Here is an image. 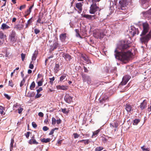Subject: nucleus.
<instances>
[{
  "mask_svg": "<svg viewBox=\"0 0 151 151\" xmlns=\"http://www.w3.org/2000/svg\"><path fill=\"white\" fill-rule=\"evenodd\" d=\"M129 47L127 41H121L114 51L116 58L122 61L129 60L132 54L130 51L126 50Z\"/></svg>",
  "mask_w": 151,
  "mask_h": 151,
  "instance_id": "1",
  "label": "nucleus"
},
{
  "mask_svg": "<svg viewBox=\"0 0 151 151\" xmlns=\"http://www.w3.org/2000/svg\"><path fill=\"white\" fill-rule=\"evenodd\" d=\"M128 0H121L119 2V5L118 9L122 10L121 11L124 14L127 12V11L125 7L128 4Z\"/></svg>",
  "mask_w": 151,
  "mask_h": 151,
  "instance_id": "2",
  "label": "nucleus"
},
{
  "mask_svg": "<svg viewBox=\"0 0 151 151\" xmlns=\"http://www.w3.org/2000/svg\"><path fill=\"white\" fill-rule=\"evenodd\" d=\"M140 38V40L142 43L147 44L149 41L151 39V31L150 30L147 35H141Z\"/></svg>",
  "mask_w": 151,
  "mask_h": 151,
  "instance_id": "3",
  "label": "nucleus"
},
{
  "mask_svg": "<svg viewBox=\"0 0 151 151\" xmlns=\"http://www.w3.org/2000/svg\"><path fill=\"white\" fill-rule=\"evenodd\" d=\"M101 9H99L98 6H97L96 3H93L91 5L90 7L89 12L91 14H94L97 11H100Z\"/></svg>",
  "mask_w": 151,
  "mask_h": 151,
  "instance_id": "4",
  "label": "nucleus"
},
{
  "mask_svg": "<svg viewBox=\"0 0 151 151\" xmlns=\"http://www.w3.org/2000/svg\"><path fill=\"white\" fill-rule=\"evenodd\" d=\"M143 30L141 34V35H145L148 32L150 27L149 24L147 22L142 23Z\"/></svg>",
  "mask_w": 151,
  "mask_h": 151,
  "instance_id": "5",
  "label": "nucleus"
},
{
  "mask_svg": "<svg viewBox=\"0 0 151 151\" xmlns=\"http://www.w3.org/2000/svg\"><path fill=\"white\" fill-rule=\"evenodd\" d=\"M9 40L11 42L14 43L16 42L17 40L16 33L15 32L12 30L9 36Z\"/></svg>",
  "mask_w": 151,
  "mask_h": 151,
  "instance_id": "6",
  "label": "nucleus"
},
{
  "mask_svg": "<svg viewBox=\"0 0 151 151\" xmlns=\"http://www.w3.org/2000/svg\"><path fill=\"white\" fill-rule=\"evenodd\" d=\"M131 77L128 75H125L122 78V81L120 84V85H124L127 84V82L131 78Z\"/></svg>",
  "mask_w": 151,
  "mask_h": 151,
  "instance_id": "7",
  "label": "nucleus"
},
{
  "mask_svg": "<svg viewBox=\"0 0 151 151\" xmlns=\"http://www.w3.org/2000/svg\"><path fill=\"white\" fill-rule=\"evenodd\" d=\"M130 34L133 37L136 35H138L139 32L137 28H135L134 27H131V31H130Z\"/></svg>",
  "mask_w": 151,
  "mask_h": 151,
  "instance_id": "8",
  "label": "nucleus"
},
{
  "mask_svg": "<svg viewBox=\"0 0 151 151\" xmlns=\"http://www.w3.org/2000/svg\"><path fill=\"white\" fill-rule=\"evenodd\" d=\"M82 77L83 82H87L89 84L91 83V79L90 76L85 74H82Z\"/></svg>",
  "mask_w": 151,
  "mask_h": 151,
  "instance_id": "9",
  "label": "nucleus"
},
{
  "mask_svg": "<svg viewBox=\"0 0 151 151\" xmlns=\"http://www.w3.org/2000/svg\"><path fill=\"white\" fill-rule=\"evenodd\" d=\"M28 143L29 144L31 145H37L39 144L38 142L35 139V135H33L31 137V139L29 140Z\"/></svg>",
  "mask_w": 151,
  "mask_h": 151,
  "instance_id": "10",
  "label": "nucleus"
},
{
  "mask_svg": "<svg viewBox=\"0 0 151 151\" xmlns=\"http://www.w3.org/2000/svg\"><path fill=\"white\" fill-rule=\"evenodd\" d=\"M83 17L89 20H93L98 18V17L95 15H90L88 14H84L83 15Z\"/></svg>",
  "mask_w": 151,
  "mask_h": 151,
  "instance_id": "11",
  "label": "nucleus"
},
{
  "mask_svg": "<svg viewBox=\"0 0 151 151\" xmlns=\"http://www.w3.org/2000/svg\"><path fill=\"white\" fill-rule=\"evenodd\" d=\"M94 36L96 38L98 39H101L103 38L104 36V34L102 32L99 31H97L94 34Z\"/></svg>",
  "mask_w": 151,
  "mask_h": 151,
  "instance_id": "12",
  "label": "nucleus"
},
{
  "mask_svg": "<svg viewBox=\"0 0 151 151\" xmlns=\"http://www.w3.org/2000/svg\"><path fill=\"white\" fill-rule=\"evenodd\" d=\"M65 101L68 103H70L72 102V97L68 94H67L64 97Z\"/></svg>",
  "mask_w": 151,
  "mask_h": 151,
  "instance_id": "13",
  "label": "nucleus"
},
{
  "mask_svg": "<svg viewBox=\"0 0 151 151\" xmlns=\"http://www.w3.org/2000/svg\"><path fill=\"white\" fill-rule=\"evenodd\" d=\"M67 34L66 33H62L60 35L59 37L61 41L62 42H65L67 37Z\"/></svg>",
  "mask_w": 151,
  "mask_h": 151,
  "instance_id": "14",
  "label": "nucleus"
},
{
  "mask_svg": "<svg viewBox=\"0 0 151 151\" xmlns=\"http://www.w3.org/2000/svg\"><path fill=\"white\" fill-rule=\"evenodd\" d=\"M62 55V57L67 61H70L72 59L71 56L68 54L63 53Z\"/></svg>",
  "mask_w": 151,
  "mask_h": 151,
  "instance_id": "15",
  "label": "nucleus"
},
{
  "mask_svg": "<svg viewBox=\"0 0 151 151\" xmlns=\"http://www.w3.org/2000/svg\"><path fill=\"white\" fill-rule=\"evenodd\" d=\"M56 88L58 90L66 91L68 88V87L66 86L58 85L56 86Z\"/></svg>",
  "mask_w": 151,
  "mask_h": 151,
  "instance_id": "16",
  "label": "nucleus"
},
{
  "mask_svg": "<svg viewBox=\"0 0 151 151\" xmlns=\"http://www.w3.org/2000/svg\"><path fill=\"white\" fill-rule=\"evenodd\" d=\"M147 105V101L146 100H145L141 103L139 107L142 110H143L146 107Z\"/></svg>",
  "mask_w": 151,
  "mask_h": 151,
  "instance_id": "17",
  "label": "nucleus"
},
{
  "mask_svg": "<svg viewBox=\"0 0 151 151\" xmlns=\"http://www.w3.org/2000/svg\"><path fill=\"white\" fill-rule=\"evenodd\" d=\"M142 13L145 17L148 18L151 17V9H150L147 11L143 12Z\"/></svg>",
  "mask_w": 151,
  "mask_h": 151,
  "instance_id": "18",
  "label": "nucleus"
},
{
  "mask_svg": "<svg viewBox=\"0 0 151 151\" xmlns=\"http://www.w3.org/2000/svg\"><path fill=\"white\" fill-rule=\"evenodd\" d=\"M83 4L81 3H78L76 4V7L79 10V12L80 13L81 12L82 10V6Z\"/></svg>",
  "mask_w": 151,
  "mask_h": 151,
  "instance_id": "19",
  "label": "nucleus"
},
{
  "mask_svg": "<svg viewBox=\"0 0 151 151\" xmlns=\"http://www.w3.org/2000/svg\"><path fill=\"white\" fill-rule=\"evenodd\" d=\"M59 45V44L58 41V39L57 38V41L53 43L52 46L51 48V51H53L56 49Z\"/></svg>",
  "mask_w": 151,
  "mask_h": 151,
  "instance_id": "20",
  "label": "nucleus"
},
{
  "mask_svg": "<svg viewBox=\"0 0 151 151\" xmlns=\"http://www.w3.org/2000/svg\"><path fill=\"white\" fill-rule=\"evenodd\" d=\"M125 109L126 110L127 112H130L131 111L132 109V107L131 105L129 104H127L125 105Z\"/></svg>",
  "mask_w": 151,
  "mask_h": 151,
  "instance_id": "21",
  "label": "nucleus"
},
{
  "mask_svg": "<svg viewBox=\"0 0 151 151\" xmlns=\"http://www.w3.org/2000/svg\"><path fill=\"white\" fill-rule=\"evenodd\" d=\"M109 97L107 96L104 97L101 99H100V102L101 104H102L104 103L105 102L108 101Z\"/></svg>",
  "mask_w": 151,
  "mask_h": 151,
  "instance_id": "22",
  "label": "nucleus"
},
{
  "mask_svg": "<svg viewBox=\"0 0 151 151\" xmlns=\"http://www.w3.org/2000/svg\"><path fill=\"white\" fill-rule=\"evenodd\" d=\"M33 6L34 5L33 4L32 6H30L29 9H27V11H25V13L26 14V15L25 16V17L30 14L32 11V9Z\"/></svg>",
  "mask_w": 151,
  "mask_h": 151,
  "instance_id": "23",
  "label": "nucleus"
},
{
  "mask_svg": "<svg viewBox=\"0 0 151 151\" xmlns=\"http://www.w3.org/2000/svg\"><path fill=\"white\" fill-rule=\"evenodd\" d=\"M24 25L22 24H18L15 26L14 28L18 30H21L23 28Z\"/></svg>",
  "mask_w": 151,
  "mask_h": 151,
  "instance_id": "24",
  "label": "nucleus"
},
{
  "mask_svg": "<svg viewBox=\"0 0 151 151\" xmlns=\"http://www.w3.org/2000/svg\"><path fill=\"white\" fill-rule=\"evenodd\" d=\"M10 28V27L7 25L5 23H3L1 26V29L4 30L6 29H7Z\"/></svg>",
  "mask_w": 151,
  "mask_h": 151,
  "instance_id": "25",
  "label": "nucleus"
},
{
  "mask_svg": "<svg viewBox=\"0 0 151 151\" xmlns=\"http://www.w3.org/2000/svg\"><path fill=\"white\" fill-rule=\"evenodd\" d=\"M51 139L49 138H44L42 139H41V141L42 142L47 143L50 142L51 141Z\"/></svg>",
  "mask_w": 151,
  "mask_h": 151,
  "instance_id": "26",
  "label": "nucleus"
},
{
  "mask_svg": "<svg viewBox=\"0 0 151 151\" xmlns=\"http://www.w3.org/2000/svg\"><path fill=\"white\" fill-rule=\"evenodd\" d=\"M60 66L59 64H56L55 65V67L54 68L55 72L56 73H57L60 70L59 69Z\"/></svg>",
  "mask_w": 151,
  "mask_h": 151,
  "instance_id": "27",
  "label": "nucleus"
},
{
  "mask_svg": "<svg viewBox=\"0 0 151 151\" xmlns=\"http://www.w3.org/2000/svg\"><path fill=\"white\" fill-rule=\"evenodd\" d=\"M4 108L2 106H0V114L2 115H4L5 114V113L4 112Z\"/></svg>",
  "mask_w": 151,
  "mask_h": 151,
  "instance_id": "28",
  "label": "nucleus"
},
{
  "mask_svg": "<svg viewBox=\"0 0 151 151\" xmlns=\"http://www.w3.org/2000/svg\"><path fill=\"white\" fill-rule=\"evenodd\" d=\"M82 58L83 59L85 60L87 63H89L90 62V60L89 59L88 57L86 56L82 55Z\"/></svg>",
  "mask_w": 151,
  "mask_h": 151,
  "instance_id": "29",
  "label": "nucleus"
},
{
  "mask_svg": "<svg viewBox=\"0 0 151 151\" xmlns=\"http://www.w3.org/2000/svg\"><path fill=\"white\" fill-rule=\"evenodd\" d=\"M142 7L145 9L147 8L149 6L148 3H141Z\"/></svg>",
  "mask_w": 151,
  "mask_h": 151,
  "instance_id": "30",
  "label": "nucleus"
},
{
  "mask_svg": "<svg viewBox=\"0 0 151 151\" xmlns=\"http://www.w3.org/2000/svg\"><path fill=\"white\" fill-rule=\"evenodd\" d=\"M61 110L62 111L64 114H67L69 112V110L68 109L61 108Z\"/></svg>",
  "mask_w": 151,
  "mask_h": 151,
  "instance_id": "31",
  "label": "nucleus"
},
{
  "mask_svg": "<svg viewBox=\"0 0 151 151\" xmlns=\"http://www.w3.org/2000/svg\"><path fill=\"white\" fill-rule=\"evenodd\" d=\"M66 74H63L60 77V81H62L63 80L65 79L66 77Z\"/></svg>",
  "mask_w": 151,
  "mask_h": 151,
  "instance_id": "32",
  "label": "nucleus"
},
{
  "mask_svg": "<svg viewBox=\"0 0 151 151\" xmlns=\"http://www.w3.org/2000/svg\"><path fill=\"white\" fill-rule=\"evenodd\" d=\"M104 149V148L102 146H99L96 147L95 149V151H101Z\"/></svg>",
  "mask_w": 151,
  "mask_h": 151,
  "instance_id": "33",
  "label": "nucleus"
},
{
  "mask_svg": "<svg viewBox=\"0 0 151 151\" xmlns=\"http://www.w3.org/2000/svg\"><path fill=\"white\" fill-rule=\"evenodd\" d=\"M37 56V53L36 52H35L33 54V55L32 57V60H35Z\"/></svg>",
  "mask_w": 151,
  "mask_h": 151,
  "instance_id": "34",
  "label": "nucleus"
},
{
  "mask_svg": "<svg viewBox=\"0 0 151 151\" xmlns=\"http://www.w3.org/2000/svg\"><path fill=\"white\" fill-rule=\"evenodd\" d=\"M100 129H98V130L93 132L92 136H93L95 135H97L100 132Z\"/></svg>",
  "mask_w": 151,
  "mask_h": 151,
  "instance_id": "35",
  "label": "nucleus"
},
{
  "mask_svg": "<svg viewBox=\"0 0 151 151\" xmlns=\"http://www.w3.org/2000/svg\"><path fill=\"white\" fill-rule=\"evenodd\" d=\"M35 87V83L34 81H33V82H32L30 86V89L32 90H33L34 88Z\"/></svg>",
  "mask_w": 151,
  "mask_h": 151,
  "instance_id": "36",
  "label": "nucleus"
},
{
  "mask_svg": "<svg viewBox=\"0 0 151 151\" xmlns=\"http://www.w3.org/2000/svg\"><path fill=\"white\" fill-rule=\"evenodd\" d=\"M25 78H24L23 79L22 81H21V82L20 83V87H22L23 86V85H24V84L25 83Z\"/></svg>",
  "mask_w": 151,
  "mask_h": 151,
  "instance_id": "37",
  "label": "nucleus"
},
{
  "mask_svg": "<svg viewBox=\"0 0 151 151\" xmlns=\"http://www.w3.org/2000/svg\"><path fill=\"white\" fill-rule=\"evenodd\" d=\"M21 57L22 61H24L26 57V54L22 53L21 54Z\"/></svg>",
  "mask_w": 151,
  "mask_h": 151,
  "instance_id": "38",
  "label": "nucleus"
},
{
  "mask_svg": "<svg viewBox=\"0 0 151 151\" xmlns=\"http://www.w3.org/2000/svg\"><path fill=\"white\" fill-rule=\"evenodd\" d=\"M14 84L13 83V82L12 80H10L9 81V86L12 87L14 86Z\"/></svg>",
  "mask_w": 151,
  "mask_h": 151,
  "instance_id": "39",
  "label": "nucleus"
},
{
  "mask_svg": "<svg viewBox=\"0 0 151 151\" xmlns=\"http://www.w3.org/2000/svg\"><path fill=\"white\" fill-rule=\"evenodd\" d=\"M56 120L54 117H52V124L53 125H55V124Z\"/></svg>",
  "mask_w": 151,
  "mask_h": 151,
  "instance_id": "40",
  "label": "nucleus"
},
{
  "mask_svg": "<svg viewBox=\"0 0 151 151\" xmlns=\"http://www.w3.org/2000/svg\"><path fill=\"white\" fill-rule=\"evenodd\" d=\"M42 95V94L40 93H37H37L36 95L35 96V99H37L38 98H39Z\"/></svg>",
  "mask_w": 151,
  "mask_h": 151,
  "instance_id": "41",
  "label": "nucleus"
},
{
  "mask_svg": "<svg viewBox=\"0 0 151 151\" xmlns=\"http://www.w3.org/2000/svg\"><path fill=\"white\" fill-rule=\"evenodd\" d=\"M23 110V108L21 107H19L18 109V113L19 114H21L22 111Z\"/></svg>",
  "mask_w": 151,
  "mask_h": 151,
  "instance_id": "42",
  "label": "nucleus"
},
{
  "mask_svg": "<svg viewBox=\"0 0 151 151\" xmlns=\"http://www.w3.org/2000/svg\"><path fill=\"white\" fill-rule=\"evenodd\" d=\"M50 80L49 81L51 85H52L53 84V81L55 80L54 77H53L52 78H50Z\"/></svg>",
  "mask_w": 151,
  "mask_h": 151,
  "instance_id": "43",
  "label": "nucleus"
},
{
  "mask_svg": "<svg viewBox=\"0 0 151 151\" xmlns=\"http://www.w3.org/2000/svg\"><path fill=\"white\" fill-rule=\"evenodd\" d=\"M34 32L36 35H37L40 32V30L38 29L35 28L34 29Z\"/></svg>",
  "mask_w": 151,
  "mask_h": 151,
  "instance_id": "44",
  "label": "nucleus"
},
{
  "mask_svg": "<svg viewBox=\"0 0 151 151\" xmlns=\"http://www.w3.org/2000/svg\"><path fill=\"white\" fill-rule=\"evenodd\" d=\"M30 134V132H27L25 134V136H26V137L27 138H28L29 137V136Z\"/></svg>",
  "mask_w": 151,
  "mask_h": 151,
  "instance_id": "45",
  "label": "nucleus"
},
{
  "mask_svg": "<svg viewBox=\"0 0 151 151\" xmlns=\"http://www.w3.org/2000/svg\"><path fill=\"white\" fill-rule=\"evenodd\" d=\"M42 17L41 16H39L38 19L37 20V22H38L40 23H41V19Z\"/></svg>",
  "mask_w": 151,
  "mask_h": 151,
  "instance_id": "46",
  "label": "nucleus"
},
{
  "mask_svg": "<svg viewBox=\"0 0 151 151\" xmlns=\"http://www.w3.org/2000/svg\"><path fill=\"white\" fill-rule=\"evenodd\" d=\"M14 142V140L13 138L12 139H11V142L10 144L11 147H13V144Z\"/></svg>",
  "mask_w": 151,
  "mask_h": 151,
  "instance_id": "47",
  "label": "nucleus"
},
{
  "mask_svg": "<svg viewBox=\"0 0 151 151\" xmlns=\"http://www.w3.org/2000/svg\"><path fill=\"white\" fill-rule=\"evenodd\" d=\"M140 120L138 119H135L134 121V124H137L139 122Z\"/></svg>",
  "mask_w": 151,
  "mask_h": 151,
  "instance_id": "48",
  "label": "nucleus"
},
{
  "mask_svg": "<svg viewBox=\"0 0 151 151\" xmlns=\"http://www.w3.org/2000/svg\"><path fill=\"white\" fill-rule=\"evenodd\" d=\"M0 38L1 39H3L4 38V33L1 31H0Z\"/></svg>",
  "mask_w": 151,
  "mask_h": 151,
  "instance_id": "49",
  "label": "nucleus"
},
{
  "mask_svg": "<svg viewBox=\"0 0 151 151\" xmlns=\"http://www.w3.org/2000/svg\"><path fill=\"white\" fill-rule=\"evenodd\" d=\"M26 7V5L25 4H24L22 5H21L20 6L19 9L20 10H22V9H24Z\"/></svg>",
  "mask_w": 151,
  "mask_h": 151,
  "instance_id": "50",
  "label": "nucleus"
},
{
  "mask_svg": "<svg viewBox=\"0 0 151 151\" xmlns=\"http://www.w3.org/2000/svg\"><path fill=\"white\" fill-rule=\"evenodd\" d=\"M73 135L74 136V138L76 139L78 138L79 136V135L77 133H74L73 134Z\"/></svg>",
  "mask_w": 151,
  "mask_h": 151,
  "instance_id": "51",
  "label": "nucleus"
},
{
  "mask_svg": "<svg viewBox=\"0 0 151 151\" xmlns=\"http://www.w3.org/2000/svg\"><path fill=\"white\" fill-rule=\"evenodd\" d=\"M43 130L45 131H47L49 129V128L47 126H44L42 128Z\"/></svg>",
  "mask_w": 151,
  "mask_h": 151,
  "instance_id": "52",
  "label": "nucleus"
},
{
  "mask_svg": "<svg viewBox=\"0 0 151 151\" xmlns=\"http://www.w3.org/2000/svg\"><path fill=\"white\" fill-rule=\"evenodd\" d=\"M29 68L31 69H32L34 68V65L32 63V62H31L30 65H29Z\"/></svg>",
  "mask_w": 151,
  "mask_h": 151,
  "instance_id": "53",
  "label": "nucleus"
},
{
  "mask_svg": "<svg viewBox=\"0 0 151 151\" xmlns=\"http://www.w3.org/2000/svg\"><path fill=\"white\" fill-rule=\"evenodd\" d=\"M32 125L34 128H36L37 126V124L34 122H33L32 123Z\"/></svg>",
  "mask_w": 151,
  "mask_h": 151,
  "instance_id": "54",
  "label": "nucleus"
},
{
  "mask_svg": "<svg viewBox=\"0 0 151 151\" xmlns=\"http://www.w3.org/2000/svg\"><path fill=\"white\" fill-rule=\"evenodd\" d=\"M43 89L42 87H40L37 90V92L38 93H39L41 91H42Z\"/></svg>",
  "mask_w": 151,
  "mask_h": 151,
  "instance_id": "55",
  "label": "nucleus"
},
{
  "mask_svg": "<svg viewBox=\"0 0 151 151\" xmlns=\"http://www.w3.org/2000/svg\"><path fill=\"white\" fill-rule=\"evenodd\" d=\"M141 149L143 151H149V150H148L147 148H144V146L142 147H141Z\"/></svg>",
  "mask_w": 151,
  "mask_h": 151,
  "instance_id": "56",
  "label": "nucleus"
},
{
  "mask_svg": "<svg viewBox=\"0 0 151 151\" xmlns=\"http://www.w3.org/2000/svg\"><path fill=\"white\" fill-rule=\"evenodd\" d=\"M141 3H148L150 0H140Z\"/></svg>",
  "mask_w": 151,
  "mask_h": 151,
  "instance_id": "57",
  "label": "nucleus"
},
{
  "mask_svg": "<svg viewBox=\"0 0 151 151\" xmlns=\"http://www.w3.org/2000/svg\"><path fill=\"white\" fill-rule=\"evenodd\" d=\"M63 139L61 140H59L57 142V143L58 144V145H61V144L62 141H63Z\"/></svg>",
  "mask_w": 151,
  "mask_h": 151,
  "instance_id": "58",
  "label": "nucleus"
},
{
  "mask_svg": "<svg viewBox=\"0 0 151 151\" xmlns=\"http://www.w3.org/2000/svg\"><path fill=\"white\" fill-rule=\"evenodd\" d=\"M32 18H31L30 19H29L27 21V23L28 24H31L32 23Z\"/></svg>",
  "mask_w": 151,
  "mask_h": 151,
  "instance_id": "59",
  "label": "nucleus"
},
{
  "mask_svg": "<svg viewBox=\"0 0 151 151\" xmlns=\"http://www.w3.org/2000/svg\"><path fill=\"white\" fill-rule=\"evenodd\" d=\"M55 131V129H52L51 130L50 132L49 135H52L53 133Z\"/></svg>",
  "mask_w": 151,
  "mask_h": 151,
  "instance_id": "60",
  "label": "nucleus"
},
{
  "mask_svg": "<svg viewBox=\"0 0 151 151\" xmlns=\"http://www.w3.org/2000/svg\"><path fill=\"white\" fill-rule=\"evenodd\" d=\"M42 83H42L40 81L38 82L37 83V85L38 86H42Z\"/></svg>",
  "mask_w": 151,
  "mask_h": 151,
  "instance_id": "61",
  "label": "nucleus"
},
{
  "mask_svg": "<svg viewBox=\"0 0 151 151\" xmlns=\"http://www.w3.org/2000/svg\"><path fill=\"white\" fill-rule=\"evenodd\" d=\"M38 114L39 116L41 117H42L44 116L42 112H39Z\"/></svg>",
  "mask_w": 151,
  "mask_h": 151,
  "instance_id": "62",
  "label": "nucleus"
},
{
  "mask_svg": "<svg viewBox=\"0 0 151 151\" xmlns=\"http://www.w3.org/2000/svg\"><path fill=\"white\" fill-rule=\"evenodd\" d=\"M4 96L7 99L9 100L10 99V97L9 96L8 94H5Z\"/></svg>",
  "mask_w": 151,
  "mask_h": 151,
  "instance_id": "63",
  "label": "nucleus"
},
{
  "mask_svg": "<svg viewBox=\"0 0 151 151\" xmlns=\"http://www.w3.org/2000/svg\"><path fill=\"white\" fill-rule=\"evenodd\" d=\"M56 122L57 124H59L61 122V120L60 119H57L56 120Z\"/></svg>",
  "mask_w": 151,
  "mask_h": 151,
  "instance_id": "64",
  "label": "nucleus"
}]
</instances>
